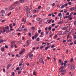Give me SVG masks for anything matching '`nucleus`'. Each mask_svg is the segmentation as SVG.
<instances>
[{"instance_id": "nucleus-17", "label": "nucleus", "mask_w": 76, "mask_h": 76, "mask_svg": "<svg viewBox=\"0 0 76 76\" xmlns=\"http://www.w3.org/2000/svg\"><path fill=\"white\" fill-rule=\"evenodd\" d=\"M5 29H8L9 30V32H10V30H9V26H6L5 27Z\"/></svg>"}, {"instance_id": "nucleus-14", "label": "nucleus", "mask_w": 76, "mask_h": 76, "mask_svg": "<svg viewBox=\"0 0 76 76\" xmlns=\"http://www.w3.org/2000/svg\"><path fill=\"white\" fill-rule=\"evenodd\" d=\"M4 49H5V47H2L1 48V50L2 51H4Z\"/></svg>"}, {"instance_id": "nucleus-51", "label": "nucleus", "mask_w": 76, "mask_h": 76, "mask_svg": "<svg viewBox=\"0 0 76 76\" xmlns=\"http://www.w3.org/2000/svg\"><path fill=\"white\" fill-rule=\"evenodd\" d=\"M12 13V12H10L8 14V16H10V15Z\"/></svg>"}, {"instance_id": "nucleus-40", "label": "nucleus", "mask_w": 76, "mask_h": 76, "mask_svg": "<svg viewBox=\"0 0 76 76\" xmlns=\"http://www.w3.org/2000/svg\"><path fill=\"white\" fill-rule=\"evenodd\" d=\"M61 13H60L58 14V16L59 17L61 16Z\"/></svg>"}, {"instance_id": "nucleus-23", "label": "nucleus", "mask_w": 76, "mask_h": 76, "mask_svg": "<svg viewBox=\"0 0 76 76\" xmlns=\"http://www.w3.org/2000/svg\"><path fill=\"white\" fill-rule=\"evenodd\" d=\"M66 27H63L62 28V30H66Z\"/></svg>"}, {"instance_id": "nucleus-50", "label": "nucleus", "mask_w": 76, "mask_h": 76, "mask_svg": "<svg viewBox=\"0 0 76 76\" xmlns=\"http://www.w3.org/2000/svg\"><path fill=\"white\" fill-rule=\"evenodd\" d=\"M2 70L4 72H6V70L5 69L3 68L2 69Z\"/></svg>"}, {"instance_id": "nucleus-63", "label": "nucleus", "mask_w": 76, "mask_h": 76, "mask_svg": "<svg viewBox=\"0 0 76 76\" xmlns=\"http://www.w3.org/2000/svg\"><path fill=\"white\" fill-rule=\"evenodd\" d=\"M64 66L65 67V66H66V63L64 62Z\"/></svg>"}, {"instance_id": "nucleus-38", "label": "nucleus", "mask_w": 76, "mask_h": 76, "mask_svg": "<svg viewBox=\"0 0 76 76\" xmlns=\"http://www.w3.org/2000/svg\"><path fill=\"white\" fill-rule=\"evenodd\" d=\"M36 41H39V38H38L37 39Z\"/></svg>"}, {"instance_id": "nucleus-12", "label": "nucleus", "mask_w": 76, "mask_h": 76, "mask_svg": "<svg viewBox=\"0 0 76 76\" xmlns=\"http://www.w3.org/2000/svg\"><path fill=\"white\" fill-rule=\"evenodd\" d=\"M25 28V26L24 25H23L22 27L20 28V29H21V31H24V29H22V28Z\"/></svg>"}, {"instance_id": "nucleus-33", "label": "nucleus", "mask_w": 76, "mask_h": 76, "mask_svg": "<svg viewBox=\"0 0 76 76\" xmlns=\"http://www.w3.org/2000/svg\"><path fill=\"white\" fill-rule=\"evenodd\" d=\"M12 75H13V76H15V73L13 72H12L11 73Z\"/></svg>"}, {"instance_id": "nucleus-10", "label": "nucleus", "mask_w": 76, "mask_h": 76, "mask_svg": "<svg viewBox=\"0 0 76 76\" xmlns=\"http://www.w3.org/2000/svg\"><path fill=\"white\" fill-rule=\"evenodd\" d=\"M70 17H71V14H70L69 16H66L64 17V19H65V18H70Z\"/></svg>"}, {"instance_id": "nucleus-11", "label": "nucleus", "mask_w": 76, "mask_h": 76, "mask_svg": "<svg viewBox=\"0 0 76 76\" xmlns=\"http://www.w3.org/2000/svg\"><path fill=\"white\" fill-rule=\"evenodd\" d=\"M65 71H66V70H64L63 69H62V70H61L60 72H61V73H64V72H65Z\"/></svg>"}, {"instance_id": "nucleus-53", "label": "nucleus", "mask_w": 76, "mask_h": 76, "mask_svg": "<svg viewBox=\"0 0 76 76\" xmlns=\"http://www.w3.org/2000/svg\"><path fill=\"white\" fill-rule=\"evenodd\" d=\"M63 64H64V63H63V62H61V66H63Z\"/></svg>"}, {"instance_id": "nucleus-16", "label": "nucleus", "mask_w": 76, "mask_h": 76, "mask_svg": "<svg viewBox=\"0 0 76 76\" xmlns=\"http://www.w3.org/2000/svg\"><path fill=\"white\" fill-rule=\"evenodd\" d=\"M14 9H15V8L13 7V6L10 7L9 8V10H13Z\"/></svg>"}, {"instance_id": "nucleus-22", "label": "nucleus", "mask_w": 76, "mask_h": 76, "mask_svg": "<svg viewBox=\"0 0 76 76\" xmlns=\"http://www.w3.org/2000/svg\"><path fill=\"white\" fill-rule=\"evenodd\" d=\"M20 3H23L25 1V0H19Z\"/></svg>"}, {"instance_id": "nucleus-48", "label": "nucleus", "mask_w": 76, "mask_h": 76, "mask_svg": "<svg viewBox=\"0 0 76 76\" xmlns=\"http://www.w3.org/2000/svg\"><path fill=\"white\" fill-rule=\"evenodd\" d=\"M68 4H69V5H71V4H72V2H68Z\"/></svg>"}, {"instance_id": "nucleus-18", "label": "nucleus", "mask_w": 76, "mask_h": 76, "mask_svg": "<svg viewBox=\"0 0 76 76\" xmlns=\"http://www.w3.org/2000/svg\"><path fill=\"white\" fill-rule=\"evenodd\" d=\"M38 11V10H34L33 11V13H36V12H37Z\"/></svg>"}, {"instance_id": "nucleus-54", "label": "nucleus", "mask_w": 76, "mask_h": 76, "mask_svg": "<svg viewBox=\"0 0 76 76\" xmlns=\"http://www.w3.org/2000/svg\"><path fill=\"white\" fill-rule=\"evenodd\" d=\"M18 74L20 75V73H21V71H19L18 72Z\"/></svg>"}, {"instance_id": "nucleus-49", "label": "nucleus", "mask_w": 76, "mask_h": 76, "mask_svg": "<svg viewBox=\"0 0 76 76\" xmlns=\"http://www.w3.org/2000/svg\"><path fill=\"white\" fill-rule=\"evenodd\" d=\"M69 20H72L73 19V18L72 17H69Z\"/></svg>"}, {"instance_id": "nucleus-27", "label": "nucleus", "mask_w": 76, "mask_h": 76, "mask_svg": "<svg viewBox=\"0 0 76 76\" xmlns=\"http://www.w3.org/2000/svg\"><path fill=\"white\" fill-rule=\"evenodd\" d=\"M2 15L3 16H6V13H2Z\"/></svg>"}, {"instance_id": "nucleus-20", "label": "nucleus", "mask_w": 76, "mask_h": 76, "mask_svg": "<svg viewBox=\"0 0 76 76\" xmlns=\"http://www.w3.org/2000/svg\"><path fill=\"white\" fill-rule=\"evenodd\" d=\"M3 31L1 32V33H2V34H3V32L4 33L6 32V29H5L3 28Z\"/></svg>"}, {"instance_id": "nucleus-31", "label": "nucleus", "mask_w": 76, "mask_h": 76, "mask_svg": "<svg viewBox=\"0 0 76 76\" xmlns=\"http://www.w3.org/2000/svg\"><path fill=\"white\" fill-rule=\"evenodd\" d=\"M51 29V27L49 26L48 28L49 31H50Z\"/></svg>"}, {"instance_id": "nucleus-30", "label": "nucleus", "mask_w": 76, "mask_h": 76, "mask_svg": "<svg viewBox=\"0 0 76 76\" xmlns=\"http://www.w3.org/2000/svg\"><path fill=\"white\" fill-rule=\"evenodd\" d=\"M70 10H75V7H72L69 9Z\"/></svg>"}, {"instance_id": "nucleus-26", "label": "nucleus", "mask_w": 76, "mask_h": 76, "mask_svg": "<svg viewBox=\"0 0 76 76\" xmlns=\"http://www.w3.org/2000/svg\"><path fill=\"white\" fill-rule=\"evenodd\" d=\"M26 12L27 13H30V11L29 10H26Z\"/></svg>"}, {"instance_id": "nucleus-4", "label": "nucleus", "mask_w": 76, "mask_h": 76, "mask_svg": "<svg viewBox=\"0 0 76 76\" xmlns=\"http://www.w3.org/2000/svg\"><path fill=\"white\" fill-rule=\"evenodd\" d=\"M23 59H22L21 60L20 62V64H19V66H22V64H23Z\"/></svg>"}, {"instance_id": "nucleus-15", "label": "nucleus", "mask_w": 76, "mask_h": 76, "mask_svg": "<svg viewBox=\"0 0 76 76\" xmlns=\"http://www.w3.org/2000/svg\"><path fill=\"white\" fill-rule=\"evenodd\" d=\"M23 9H24V10H28L29 8L28 7V6H26L24 7Z\"/></svg>"}, {"instance_id": "nucleus-21", "label": "nucleus", "mask_w": 76, "mask_h": 76, "mask_svg": "<svg viewBox=\"0 0 76 76\" xmlns=\"http://www.w3.org/2000/svg\"><path fill=\"white\" fill-rule=\"evenodd\" d=\"M10 28H13V26H12V24H10L9 25Z\"/></svg>"}, {"instance_id": "nucleus-42", "label": "nucleus", "mask_w": 76, "mask_h": 76, "mask_svg": "<svg viewBox=\"0 0 76 76\" xmlns=\"http://www.w3.org/2000/svg\"><path fill=\"white\" fill-rule=\"evenodd\" d=\"M67 11H68V10H64V13H67Z\"/></svg>"}, {"instance_id": "nucleus-13", "label": "nucleus", "mask_w": 76, "mask_h": 76, "mask_svg": "<svg viewBox=\"0 0 76 76\" xmlns=\"http://www.w3.org/2000/svg\"><path fill=\"white\" fill-rule=\"evenodd\" d=\"M22 22H24V24H25V23L26 22V20H25L24 18L22 19Z\"/></svg>"}, {"instance_id": "nucleus-47", "label": "nucleus", "mask_w": 76, "mask_h": 76, "mask_svg": "<svg viewBox=\"0 0 76 76\" xmlns=\"http://www.w3.org/2000/svg\"><path fill=\"white\" fill-rule=\"evenodd\" d=\"M28 35L31 37V33H29Z\"/></svg>"}, {"instance_id": "nucleus-60", "label": "nucleus", "mask_w": 76, "mask_h": 76, "mask_svg": "<svg viewBox=\"0 0 76 76\" xmlns=\"http://www.w3.org/2000/svg\"><path fill=\"white\" fill-rule=\"evenodd\" d=\"M6 21V20H3L1 21V22H5Z\"/></svg>"}, {"instance_id": "nucleus-64", "label": "nucleus", "mask_w": 76, "mask_h": 76, "mask_svg": "<svg viewBox=\"0 0 76 76\" xmlns=\"http://www.w3.org/2000/svg\"><path fill=\"white\" fill-rule=\"evenodd\" d=\"M47 44V42H45V43L43 42L42 44V45H44V44Z\"/></svg>"}, {"instance_id": "nucleus-39", "label": "nucleus", "mask_w": 76, "mask_h": 76, "mask_svg": "<svg viewBox=\"0 0 76 76\" xmlns=\"http://www.w3.org/2000/svg\"><path fill=\"white\" fill-rule=\"evenodd\" d=\"M14 45V44H12V43H11V48H13V47H14V45Z\"/></svg>"}, {"instance_id": "nucleus-24", "label": "nucleus", "mask_w": 76, "mask_h": 76, "mask_svg": "<svg viewBox=\"0 0 76 76\" xmlns=\"http://www.w3.org/2000/svg\"><path fill=\"white\" fill-rule=\"evenodd\" d=\"M30 15H31V13L30 12H28V13H27L28 17H29V16H30Z\"/></svg>"}, {"instance_id": "nucleus-46", "label": "nucleus", "mask_w": 76, "mask_h": 76, "mask_svg": "<svg viewBox=\"0 0 76 76\" xmlns=\"http://www.w3.org/2000/svg\"><path fill=\"white\" fill-rule=\"evenodd\" d=\"M56 31V29L55 28H53L52 29V31Z\"/></svg>"}, {"instance_id": "nucleus-25", "label": "nucleus", "mask_w": 76, "mask_h": 76, "mask_svg": "<svg viewBox=\"0 0 76 76\" xmlns=\"http://www.w3.org/2000/svg\"><path fill=\"white\" fill-rule=\"evenodd\" d=\"M39 59H40L41 58H42V55H40L39 56Z\"/></svg>"}, {"instance_id": "nucleus-34", "label": "nucleus", "mask_w": 76, "mask_h": 76, "mask_svg": "<svg viewBox=\"0 0 76 76\" xmlns=\"http://www.w3.org/2000/svg\"><path fill=\"white\" fill-rule=\"evenodd\" d=\"M38 34H36L34 35V37L36 38H37V37H38Z\"/></svg>"}, {"instance_id": "nucleus-29", "label": "nucleus", "mask_w": 76, "mask_h": 76, "mask_svg": "<svg viewBox=\"0 0 76 76\" xmlns=\"http://www.w3.org/2000/svg\"><path fill=\"white\" fill-rule=\"evenodd\" d=\"M16 57H18V58H19L20 57V56L18 54H17L16 55Z\"/></svg>"}, {"instance_id": "nucleus-56", "label": "nucleus", "mask_w": 76, "mask_h": 76, "mask_svg": "<svg viewBox=\"0 0 76 76\" xmlns=\"http://www.w3.org/2000/svg\"><path fill=\"white\" fill-rule=\"evenodd\" d=\"M35 28V27H33L31 28V29L34 30Z\"/></svg>"}, {"instance_id": "nucleus-32", "label": "nucleus", "mask_w": 76, "mask_h": 76, "mask_svg": "<svg viewBox=\"0 0 76 76\" xmlns=\"http://www.w3.org/2000/svg\"><path fill=\"white\" fill-rule=\"evenodd\" d=\"M44 48V46H41L40 47V49L42 50Z\"/></svg>"}, {"instance_id": "nucleus-9", "label": "nucleus", "mask_w": 76, "mask_h": 76, "mask_svg": "<svg viewBox=\"0 0 76 76\" xmlns=\"http://www.w3.org/2000/svg\"><path fill=\"white\" fill-rule=\"evenodd\" d=\"M5 41H6V40L5 39H0V44H1L3 42H5Z\"/></svg>"}, {"instance_id": "nucleus-55", "label": "nucleus", "mask_w": 76, "mask_h": 76, "mask_svg": "<svg viewBox=\"0 0 76 76\" xmlns=\"http://www.w3.org/2000/svg\"><path fill=\"white\" fill-rule=\"evenodd\" d=\"M59 63H61L62 60L61 59H60L59 60Z\"/></svg>"}, {"instance_id": "nucleus-1", "label": "nucleus", "mask_w": 76, "mask_h": 76, "mask_svg": "<svg viewBox=\"0 0 76 76\" xmlns=\"http://www.w3.org/2000/svg\"><path fill=\"white\" fill-rule=\"evenodd\" d=\"M69 69L71 70H74L75 69V66L74 65H71Z\"/></svg>"}, {"instance_id": "nucleus-37", "label": "nucleus", "mask_w": 76, "mask_h": 76, "mask_svg": "<svg viewBox=\"0 0 76 76\" xmlns=\"http://www.w3.org/2000/svg\"><path fill=\"white\" fill-rule=\"evenodd\" d=\"M48 48H49V46L47 47H46L45 48V50H47Z\"/></svg>"}, {"instance_id": "nucleus-41", "label": "nucleus", "mask_w": 76, "mask_h": 76, "mask_svg": "<svg viewBox=\"0 0 76 76\" xmlns=\"http://www.w3.org/2000/svg\"><path fill=\"white\" fill-rule=\"evenodd\" d=\"M21 66L22 67V69L21 70H22L24 67V65H22Z\"/></svg>"}, {"instance_id": "nucleus-57", "label": "nucleus", "mask_w": 76, "mask_h": 76, "mask_svg": "<svg viewBox=\"0 0 76 76\" xmlns=\"http://www.w3.org/2000/svg\"><path fill=\"white\" fill-rule=\"evenodd\" d=\"M33 75H34V76H36V75L35 74V72H34L33 73Z\"/></svg>"}, {"instance_id": "nucleus-2", "label": "nucleus", "mask_w": 76, "mask_h": 76, "mask_svg": "<svg viewBox=\"0 0 76 76\" xmlns=\"http://www.w3.org/2000/svg\"><path fill=\"white\" fill-rule=\"evenodd\" d=\"M32 53H33V51H31L28 54L29 57H33V56H34V55H33V54H32Z\"/></svg>"}, {"instance_id": "nucleus-6", "label": "nucleus", "mask_w": 76, "mask_h": 76, "mask_svg": "<svg viewBox=\"0 0 76 76\" xmlns=\"http://www.w3.org/2000/svg\"><path fill=\"white\" fill-rule=\"evenodd\" d=\"M36 20L37 21H40L42 20V19L41 18H37Z\"/></svg>"}, {"instance_id": "nucleus-58", "label": "nucleus", "mask_w": 76, "mask_h": 76, "mask_svg": "<svg viewBox=\"0 0 76 76\" xmlns=\"http://www.w3.org/2000/svg\"><path fill=\"white\" fill-rule=\"evenodd\" d=\"M73 58H72L70 60L71 62H73Z\"/></svg>"}, {"instance_id": "nucleus-8", "label": "nucleus", "mask_w": 76, "mask_h": 76, "mask_svg": "<svg viewBox=\"0 0 76 76\" xmlns=\"http://www.w3.org/2000/svg\"><path fill=\"white\" fill-rule=\"evenodd\" d=\"M11 66H12V65L11 64H8L7 66V69H9V67H11Z\"/></svg>"}, {"instance_id": "nucleus-28", "label": "nucleus", "mask_w": 76, "mask_h": 76, "mask_svg": "<svg viewBox=\"0 0 76 76\" xmlns=\"http://www.w3.org/2000/svg\"><path fill=\"white\" fill-rule=\"evenodd\" d=\"M19 1H16L15 2V4H19Z\"/></svg>"}, {"instance_id": "nucleus-59", "label": "nucleus", "mask_w": 76, "mask_h": 76, "mask_svg": "<svg viewBox=\"0 0 76 76\" xmlns=\"http://www.w3.org/2000/svg\"><path fill=\"white\" fill-rule=\"evenodd\" d=\"M41 31V30L40 29L38 31V33H40Z\"/></svg>"}, {"instance_id": "nucleus-61", "label": "nucleus", "mask_w": 76, "mask_h": 76, "mask_svg": "<svg viewBox=\"0 0 76 76\" xmlns=\"http://www.w3.org/2000/svg\"><path fill=\"white\" fill-rule=\"evenodd\" d=\"M54 37V38H57V34L55 35Z\"/></svg>"}, {"instance_id": "nucleus-44", "label": "nucleus", "mask_w": 76, "mask_h": 76, "mask_svg": "<svg viewBox=\"0 0 76 76\" xmlns=\"http://www.w3.org/2000/svg\"><path fill=\"white\" fill-rule=\"evenodd\" d=\"M19 50L18 49H15V51H19Z\"/></svg>"}, {"instance_id": "nucleus-62", "label": "nucleus", "mask_w": 76, "mask_h": 76, "mask_svg": "<svg viewBox=\"0 0 76 76\" xmlns=\"http://www.w3.org/2000/svg\"><path fill=\"white\" fill-rule=\"evenodd\" d=\"M23 52H21L20 53H19L21 55L22 54H23Z\"/></svg>"}, {"instance_id": "nucleus-3", "label": "nucleus", "mask_w": 76, "mask_h": 76, "mask_svg": "<svg viewBox=\"0 0 76 76\" xmlns=\"http://www.w3.org/2000/svg\"><path fill=\"white\" fill-rule=\"evenodd\" d=\"M69 5L67 3L66 4H64V5H62V6L61 7V9H63L64 7H66V6H67Z\"/></svg>"}, {"instance_id": "nucleus-35", "label": "nucleus", "mask_w": 76, "mask_h": 76, "mask_svg": "<svg viewBox=\"0 0 76 76\" xmlns=\"http://www.w3.org/2000/svg\"><path fill=\"white\" fill-rule=\"evenodd\" d=\"M66 73V71H65L64 72H63L62 73H61V75H64V74Z\"/></svg>"}, {"instance_id": "nucleus-19", "label": "nucleus", "mask_w": 76, "mask_h": 76, "mask_svg": "<svg viewBox=\"0 0 76 76\" xmlns=\"http://www.w3.org/2000/svg\"><path fill=\"white\" fill-rule=\"evenodd\" d=\"M26 44L27 45H28L29 44V40H27L26 42Z\"/></svg>"}, {"instance_id": "nucleus-52", "label": "nucleus", "mask_w": 76, "mask_h": 76, "mask_svg": "<svg viewBox=\"0 0 76 76\" xmlns=\"http://www.w3.org/2000/svg\"><path fill=\"white\" fill-rule=\"evenodd\" d=\"M52 20L51 19L48 22V23H51V22L52 21Z\"/></svg>"}, {"instance_id": "nucleus-36", "label": "nucleus", "mask_w": 76, "mask_h": 76, "mask_svg": "<svg viewBox=\"0 0 76 76\" xmlns=\"http://www.w3.org/2000/svg\"><path fill=\"white\" fill-rule=\"evenodd\" d=\"M21 31V29L20 28L19 29L17 30V31L18 32V31L20 32Z\"/></svg>"}, {"instance_id": "nucleus-43", "label": "nucleus", "mask_w": 76, "mask_h": 76, "mask_svg": "<svg viewBox=\"0 0 76 76\" xmlns=\"http://www.w3.org/2000/svg\"><path fill=\"white\" fill-rule=\"evenodd\" d=\"M1 12H2V13H4V12H5L4 11V10H1Z\"/></svg>"}, {"instance_id": "nucleus-7", "label": "nucleus", "mask_w": 76, "mask_h": 76, "mask_svg": "<svg viewBox=\"0 0 76 76\" xmlns=\"http://www.w3.org/2000/svg\"><path fill=\"white\" fill-rule=\"evenodd\" d=\"M63 21H61L60 22L58 23V25H62V24H63Z\"/></svg>"}, {"instance_id": "nucleus-5", "label": "nucleus", "mask_w": 76, "mask_h": 76, "mask_svg": "<svg viewBox=\"0 0 76 76\" xmlns=\"http://www.w3.org/2000/svg\"><path fill=\"white\" fill-rule=\"evenodd\" d=\"M39 61L41 63H43V64H44V63H45L44 61H43V60L42 58L39 59Z\"/></svg>"}, {"instance_id": "nucleus-45", "label": "nucleus", "mask_w": 76, "mask_h": 76, "mask_svg": "<svg viewBox=\"0 0 76 76\" xmlns=\"http://www.w3.org/2000/svg\"><path fill=\"white\" fill-rule=\"evenodd\" d=\"M68 23H68V22H66L65 23V25H68Z\"/></svg>"}]
</instances>
